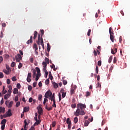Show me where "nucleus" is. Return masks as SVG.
<instances>
[{
    "instance_id": "obj_61",
    "label": "nucleus",
    "mask_w": 130,
    "mask_h": 130,
    "mask_svg": "<svg viewBox=\"0 0 130 130\" xmlns=\"http://www.w3.org/2000/svg\"><path fill=\"white\" fill-rule=\"evenodd\" d=\"M56 125V123L55 122H53L52 125L53 127H54V126H55V125Z\"/></svg>"
},
{
    "instance_id": "obj_43",
    "label": "nucleus",
    "mask_w": 130,
    "mask_h": 130,
    "mask_svg": "<svg viewBox=\"0 0 130 130\" xmlns=\"http://www.w3.org/2000/svg\"><path fill=\"white\" fill-rule=\"evenodd\" d=\"M48 84H49V78L47 79L45 81V84H46V85H48Z\"/></svg>"
},
{
    "instance_id": "obj_37",
    "label": "nucleus",
    "mask_w": 130,
    "mask_h": 130,
    "mask_svg": "<svg viewBox=\"0 0 130 130\" xmlns=\"http://www.w3.org/2000/svg\"><path fill=\"white\" fill-rule=\"evenodd\" d=\"M93 56H94V57H96V56H97V51L95 50L93 51Z\"/></svg>"
},
{
    "instance_id": "obj_13",
    "label": "nucleus",
    "mask_w": 130,
    "mask_h": 130,
    "mask_svg": "<svg viewBox=\"0 0 130 130\" xmlns=\"http://www.w3.org/2000/svg\"><path fill=\"white\" fill-rule=\"evenodd\" d=\"M13 104H14V102L13 101L10 102L8 106V108H11L12 106H13Z\"/></svg>"
},
{
    "instance_id": "obj_29",
    "label": "nucleus",
    "mask_w": 130,
    "mask_h": 130,
    "mask_svg": "<svg viewBox=\"0 0 130 130\" xmlns=\"http://www.w3.org/2000/svg\"><path fill=\"white\" fill-rule=\"evenodd\" d=\"M36 71L37 72V74H41L40 73V69H39V68L36 67Z\"/></svg>"
},
{
    "instance_id": "obj_54",
    "label": "nucleus",
    "mask_w": 130,
    "mask_h": 130,
    "mask_svg": "<svg viewBox=\"0 0 130 130\" xmlns=\"http://www.w3.org/2000/svg\"><path fill=\"white\" fill-rule=\"evenodd\" d=\"M85 96L86 97H88V96H90V92L87 91Z\"/></svg>"
},
{
    "instance_id": "obj_48",
    "label": "nucleus",
    "mask_w": 130,
    "mask_h": 130,
    "mask_svg": "<svg viewBox=\"0 0 130 130\" xmlns=\"http://www.w3.org/2000/svg\"><path fill=\"white\" fill-rule=\"evenodd\" d=\"M41 37H42V36H43V35H44V30L43 29L41 30Z\"/></svg>"
},
{
    "instance_id": "obj_49",
    "label": "nucleus",
    "mask_w": 130,
    "mask_h": 130,
    "mask_svg": "<svg viewBox=\"0 0 130 130\" xmlns=\"http://www.w3.org/2000/svg\"><path fill=\"white\" fill-rule=\"evenodd\" d=\"M7 83L8 84V85H10L11 84V80H10V79H7Z\"/></svg>"
},
{
    "instance_id": "obj_12",
    "label": "nucleus",
    "mask_w": 130,
    "mask_h": 130,
    "mask_svg": "<svg viewBox=\"0 0 130 130\" xmlns=\"http://www.w3.org/2000/svg\"><path fill=\"white\" fill-rule=\"evenodd\" d=\"M6 123H7V120H6V119H4L2 120V121H1V124L6 125Z\"/></svg>"
},
{
    "instance_id": "obj_58",
    "label": "nucleus",
    "mask_w": 130,
    "mask_h": 130,
    "mask_svg": "<svg viewBox=\"0 0 130 130\" xmlns=\"http://www.w3.org/2000/svg\"><path fill=\"white\" fill-rule=\"evenodd\" d=\"M26 81L28 82V83H30V82H31V79L30 78L27 77Z\"/></svg>"
},
{
    "instance_id": "obj_21",
    "label": "nucleus",
    "mask_w": 130,
    "mask_h": 130,
    "mask_svg": "<svg viewBox=\"0 0 130 130\" xmlns=\"http://www.w3.org/2000/svg\"><path fill=\"white\" fill-rule=\"evenodd\" d=\"M29 111V107H24L23 112H28Z\"/></svg>"
},
{
    "instance_id": "obj_36",
    "label": "nucleus",
    "mask_w": 130,
    "mask_h": 130,
    "mask_svg": "<svg viewBox=\"0 0 130 130\" xmlns=\"http://www.w3.org/2000/svg\"><path fill=\"white\" fill-rule=\"evenodd\" d=\"M38 99L40 101H41L42 100V94H39Z\"/></svg>"
},
{
    "instance_id": "obj_15",
    "label": "nucleus",
    "mask_w": 130,
    "mask_h": 130,
    "mask_svg": "<svg viewBox=\"0 0 130 130\" xmlns=\"http://www.w3.org/2000/svg\"><path fill=\"white\" fill-rule=\"evenodd\" d=\"M10 96H11V95L10 94H6L4 96V99H5V100H8V99H9V98H10Z\"/></svg>"
},
{
    "instance_id": "obj_14",
    "label": "nucleus",
    "mask_w": 130,
    "mask_h": 130,
    "mask_svg": "<svg viewBox=\"0 0 130 130\" xmlns=\"http://www.w3.org/2000/svg\"><path fill=\"white\" fill-rule=\"evenodd\" d=\"M18 93H19V90H18V88H14L13 94H18Z\"/></svg>"
},
{
    "instance_id": "obj_2",
    "label": "nucleus",
    "mask_w": 130,
    "mask_h": 130,
    "mask_svg": "<svg viewBox=\"0 0 130 130\" xmlns=\"http://www.w3.org/2000/svg\"><path fill=\"white\" fill-rule=\"evenodd\" d=\"M109 33H110V38L112 42H114V33L113 32V30H112V27L109 28Z\"/></svg>"
},
{
    "instance_id": "obj_23",
    "label": "nucleus",
    "mask_w": 130,
    "mask_h": 130,
    "mask_svg": "<svg viewBox=\"0 0 130 130\" xmlns=\"http://www.w3.org/2000/svg\"><path fill=\"white\" fill-rule=\"evenodd\" d=\"M42 64L43 66V68H47V63H46V62L43 61L42 62Z\"/></svg>"
},
{
    "instance_id": "obj_32",
    "label": "nucleus",
    "mask_w": 130,
    "mask_h": 130,
    "mask_svg": "<svg viewBox=\"0 0 130 130\" xmlns=\"http://www.w3.org/2000/svg\"><path fill=\"white\" fill-rule=\"evenodd\" d=\"M71 95H73V94H75V89H73V88H72L71 89Z\"/></svg>"
},
{
    "instance_id": "obj_44",
    "label": "nucleus",
    "mask_w": 130,
    "mask_h": 130,
    "mask_svg": "<svg viewBox=\"0 0 130 130\" xmlns=\"http://www.w3.org/2000/svg\"><path fill=\"white\" fill-rule=\"evenodd\" d=\"M76 106H77V105H76V104L71 105V107H72V108H73V109L76 108Z\"/></svg>"
},
{
    "instance_id": "obj_57",
    "label": "nucleus",
    "mask_w": 130,
    "mask_h": 130,
    "mask_svg": "<svg viewBox=\"0 0 130 130\" xmlns=\"http://www.w3.org/2000/svg\"><path fill=\"white\" fill-rule=\"evenodd\" d=\"M9 95H10L11 96V95L12 94V90H8V93Z\"/></svg>"
},
{
    "instance_id": "obj_1",
    "label": "nucleus",
    "mask_w": 130,
    "mask_h": 130,
    "mask_svg": "<svg viewBox=\"0 0 130 130\" xmlns=\"http://www.w3.org/2000/svg\"><path fill=\"white\" fill-rule=\"evenodd\" d=\"M77 109L74 112V115L75 116H79L80 115H85V111L83 110V108L85 109L86 108V105L83 104H78L77 105Z\"/></svg>"
},
{
    "instance_id": "obj_7",
    "label": "nucleus",
    "mask_w": 130,
    "mask_h": 130,
    "mask_svg": "<svg viewBox=\"0 0 130 130\" xmlns=\"http://www.w3.org/2000/svg\"><path fill=\"white\" fill-rule=\"evenodd\" d=\"M32 42H33V37L31 36L30 39L27 41L26 43L27 44H30V43H32Z\"/></svg>"
},
{
    "instance_id": "obj_11",
    "label": "nucleus",
    "mask_w": 130,
    "mask_h": 130,
    "mask_svg": "<svg viewBox=\"0 0 130 130\" xmlns=\"http://www.w3.org/2000/svg\"><path fill=\"white\" fill-rule=\"evenodd\" d=\"M45 109H47L48 111H50L51 110H52V107L51 106L48 108V107L47 106V105H46L45 106Z\"/></svg>"
},
{
    "instance_id": "obj_28",
    "label": "nucleus",
    "mask_w": 130,
    "mask_h": 130,
    "mask_svg": "<svg viewBox=\"0 0 130 130\" xmlns=\"http://www.w3.org/2000/svg\"><path fill=\"white\" fill-rule=\"evenodd\" d=\"M32 73H33L32 77H33V78H35L36 77V76H37V75H36V70H34L32 71Z\"/></svg>"
},
{
    "instance_id": "obj_18",
    "label": "nucleus",
    "mask_w": 130,
    "mask_h": 130,
    "mask_svg": "<svg viewBox=\"0 0 130 130\" xmlns=\"http://www.w3.org/2000/svg\"><path fill=\"white\" fill-rule=\"evenodd\" d=\"M33 48L35 49L36 51H37V50H38V46H37V44H34L33 46Z\"/></svg>"
},
{
    "instance_id": "obj_8",
    "label": "nucleus",
    "mask_w": 130,
    "mask_h": 130,
    "mask_svg": "<svg viewBox=\"0 0 130 130\" xmlns=\"http://www.w3.org/2000/svg\"><path fill=\"white\" fill-rule=\"evenodd\" d=\"M2 112H3V113H5V112H6V109L5 108H3L2 107H0V113H2Z\"/></svg>"
},
{
    "instance_id": "obj_60",
    "label": "nucleus",
    "mask_w": 130,
    "mask_h": 130,
    "mask_svg": "<svg viewBox=\"0 0 130 130\" xmlns=\"http://www.w3.org/2000/svg\"><path fill=\"white\" fill-rule=\"evenodd\" d=\"M101 64H102L101 61H98V64L99 67H101Z\"/></svg>"
},
{
    "instance_id": "obj_5",
    "label": "nucleus",
    "mask_w": 130,
    "mask_h": 130,
    "mask_svg": "<svg viewBox=\"0 0 130 130\" xmlns=\"http://www.w3.org/2000/svg\"><path fill=\"white\" fill-rule=\"evenodd\" d=\"M52 96V92L50 91V90H48L47 92H46L45 94V98H48V97H51Z\"/></svg>"
},
{
    "instance_id": "obj_25",
    "label": "nucleus",
    "mask_w": 130,
    "mask_h": 130,
    "mask_svg": "<svg viewBox=\"0 0 130 130\" xmlns=\"http://www.w3.org/2000/svg\"><path fill=\"white\" fill-rule=\"evenodd\" d=\"M78 121H79V118L78 117H75L74 118V123H77Z\"/></svg>"
},
{
    "instance_id": "obj_41",
    "label": "nucleus",
    "mask_w": 130,
    "mask_h": 130,
    "mask_svg": "<svg viewBox=\"0 0 130 130\" xmlns=\"http://www.w3.org/2000/svg\"><path fill=\"white\" fill-rule=\"evenodd\" d=\"M12 80L13 82H15V81H17V77H16V76H14L12 78Z\"/></svg>"
},
{
    "instance_id": "obj_26",
    "label": "nucleus",
    "mask_w": 130,
    "mask_h": 130,
    "mask_svg": "<svg viewBox=\"0 0 130 130\" xmlns=\"http://www.w3.org/2000/svg\"><path fill=\"white\" fill-rule=\"evenodd\" d=\"M96 88H101V84H100L99 81L98 82V84L96 85Z\"/></svg>"
},
{
    "instance_id": "obj_6",
    "label": "nucleus",
    "mask_w": 130,
    "mask_h": 130,
    "mask_svg": "<svg viewBox=\"0 0 130 130\" xmlns=\"http://www.w3.org/2000/svg\"><path fill=\"white\" fill-rule=\"evenodd\" d=\"M15 59L17 62H20L22 60V56L20 54H17V55L15 56Z\"/></svg>"
},
{
    "instance_id": "obj_63",
    "label": "nucleus",
    "mask_w": 130,
    "mask_h": 130,
    "mask_svg": "<svg viewBox=\"0 0 130 130\" xmlns=\"http://www.w3.org/2000/svg\"><path fill=\"white\" fill-rule=\"evenodd\" d=\"M68 84V81H67L66 80H63V85H67Z\"/></svg>"
},
{
    "instance_id": "obj_45",
    "label": "nucleus",
    "mask_w": 130,
    "mask_h": 130,
    "mask_svg": "<svg viewBox=\"0 0 130 130\" xmlns=\"http://www.w3.org/2000/svg\"><path fill=\"white\" fill-rule=\"evenodd\" d=\"M23 67V64L22 63H19V65L18 66V69H21Z\"/></svg>"
},
{
    "instance_id": "obj_34",
    "label": "nucleus",
    "mask_w": 130,
    "mask_h": 130,
    "mask_svg": "<svg viewBox=\"0 0 130 130\" xmlns=\"http://www.w3.org/2000/svg\"><path fill=\"white\" fill-rule=\"evenodd\" d=\"M21 105V103L20 102H17L15 105L16 107H19V106Z\"/></svg>"
},
{
    "instance_id": "obj_30",
    "label": "nucleus",
    "mask_w": 130,
    "mask_h": 130,
    "mask_svg": "<svg viewBox=\"0 0 130 130\" xmlns=\"http://www.w3.org/2000/svg\"><path fill=\"white\" fill-rule=\"evenodd\" d=\"M112 58H113L112 56H110L108 60L109 63H110L111 61H112Z\"/></svg>"
},
{
    "instance_id": "obj_10",
    "label": "nucleus",
    "mask_w": 130,
    "mask_h": 130,
    "mask_svg": "<svg viewBox=\"0 0 130 130\" xmlns=\"http://www.w3.org/2000/svg\"><path fill=\"white\" fill-rule=\"evenodd\" d=\"M40 77H41V74H37L36 76V81H38Z\"/></svg>"
},
{
    "instance_id": "obj_52",
    "label": "nucleus",
    "mask_w": 130,
    "mask_h": 130,
    "mask_svg": "<svg viewBox=\"0 0 130 130\" xmlns=\"http://www.w3.org/2000/svg\"><path fill=\"white\" fill-rule=\"evenodd\" d=\"M27 126L26 125H24L23 127L22 128L21 130H27V128L26 127Z\"/></svg>"
},
{
    "instance_id": "obj_17",
    "label": "nucleus",
    "mask_w": 130,
    "mask_h": 130,
    "mask_svg": "<svg viewBox=\"0 0 130 130\" xmlns=\"http://www.w3.org/2000/svg\"><path fill=\"white\" fill-rule=\"evenodd\" d=\"M38 35V32L37 31H34V39H36V38L37 37V36Z\"/></svg>"
},
{
    "instance_id": "obj_27",
    "label": "nucleus",
    "mask_w": 130,
    "mask_h": 130,
    "mask_svg": "<svg viewBox=\"0 0 130 130\" xmlns=\"http://www.w3.org/2000/svg\"><path fill=\"white\" fill-rule=\"evenodd\" d=\"M45 62H46V63H47V64H48L49 63V59H48L47 57L45 58Z\"/></svg>"
},
{
    "instance_id": "obj_35",
    "label": "nucleus",
    "mask_w": 130,
    "mask_h": 130,
    "mask_svg": "<svg viewBox=\"0 0 130 130\" xmlns=\"http://www.w3.org/2000/svg\"><path fill=\"white\" fill-rule=\"evenodd\" d=\"M14 101L15 102H17L18 101H19V96H16L14 99Z\"/></svg>"
},
{
    "instance_id": "obj_39",
    "label": "nucleus",
    "mask_w": 130,
    "mask_h": 130,
    "mask_svg": "<svg viewBox=\"0 0 130 130\" xmlns=\"http://www.w3.org/2000/svg\"><path fill=\"white\" fill-rule=\"evenodd\" d=\"M99 72V68H98V66H96V68H95L96 74H98Z\"/></svg>"
},
{
    "instance_id": "obj_33",
    "label": "nucleus",
    "mask_w": 130,
    "mask_h": 130,
    "mask_svg": "<svg viewBox=\"0 0 130 130\" xmlns=\"http://www.w3.org/2000/svg\"><path fill=\"white\" fill-rule=\"evenodd\" d=\"M48 102V100L47 99H46V98H45L44 99V102H43L44 105H45V103H46V102Z\"/></svg>"
},
{
    "instance_id": "obj_62",
    "label": "nucleus",
    "mask_w": 130,
    "mask_h": 130,
    "mask_svg": "<svg viewBox=\"0 0 130 130\" xmlns=\"http://www.w3.org/2000/svg\"><path fill=\"white\" fill-rule=\"evenodd\" d=\"M5 104H6V106L8 107L9 106V101H6V102H5Z\"/></svg>"
},
{
    "instance_id": "obj_31",
    "label": "nucleus",
    "mask_w": 130,
    "mask_h": 130,
    "mask_svg": "<svg viewBox=\"0 0 130 130\" xmlns=\"http://www.w3.org/2000/svg\"><path fill=\"white\" fill-rule=\"evenodd\" d=\"M47 51H48V52L50 51V45H49V43L47 44Z\"/></svg>"
},
{
    "instance_id": "obj_64",
    "label": "nucleus",
    "mask_w": 130,
    "mask_h": 130,
    "mask_svg": "<svg viewBox=\"0 0 130 130\" xmlns=\"http://www.w3.org/2000/svg\"><path fill=\"white\" fill-rule=\"evenodd\" d=\"M36 85H37V82H34L33 83V87H34V88H35V87H36Z\"/></svg>"
},
{
    "instance_id": "obj_59",
    "label": "nucleus",
    "mask_w": 130,
    "mask_h": 130,
    "mask_svg": "<svg viewBox=\"0 0 130 130\" xmlns=\"http://www.w3.org/2000/svg\"><path fill=\"white\" fill-rule=\"evenodd\" d=\"M111 52L112 54H115V52H114V50H113V49H111Z\"/></svg>"
},
{
    "instance_id": "obj_24",
    "label": "nucleus",
    "mask_w": 130,
    "mask_h": 130,
    "mask_svg": "<svg viewBox=\"0 0 130 130\" xmlns=\"http://www.w3.org/2000/svg\"><path fill=\"white\" fill-rule=\"evenodd\" d=\"M42 111H43L42 108H40L38 110V112L39 114L41 115V113H42Z\"/></svg>"
},
{
    "instance_id": "obj_53",
    "label": "nucleus",
    "mask_w": 130,
    "mask_h": 130,
    "mask_svg": "<svg viewBox=\"0 0 130 130\" xmlns=\"http://www.w3.org/2000/svg\"><path fill=\"white\" fill-rule=\"evenodd\" d=\"M91 35V29H88V32H87V36H90Z\"/></svg>"
},
{
    "instance_id": "obj_19",
    "label": "nucleus",
    "mask_w": 130,
    "mask_h": 130,
    "mask_svg": "<svg viewBox=\"0 0 130 130\" xmlns=\"http://www.w3.org/2000/svg\"><path fill=\"white\" fill-rule=\"evenodd\" d=\"M89 123H90V122L88 120H85L84 122V126H88L89 125Z\"/></svg>"
},
{
    "instance_id": "obj_22",
    "label": "nucleus",
    "mask_w": 130,
    "mask_h": 130,
    "mask_svg": "<svg viewBox=\"0 0 130 130\" xmlns=\"http://www.w3.org/2000/svg\"><path fill=\"white\" fill-rule=\"evenodd\" d=\"M3 72L6 74V75H10V71L8 70L7 71L6 69L3 70Z\"/></svg>"
},
{
    "instance_id": "obj_16",
    "label": "nucleus",
    "mask_w": 130,
    "mask_h": 130,
    "mask_svg": "<svg viewBox=\"0 0 130 130\" xmlns=\"http://www.w3.org/2000/svg\"><path fill=\"white\" fill-rule=\"evenodd\" d=\"M49 79H50V80L51 81H52V80H53V77L52 76V75L51 74V72H49Z\"/></svg>"
},
{
    "instance_id": "obj_20",
    "label": "nucleus",
    "mask_w": 130,
    "mask_h": 130,
    "mask_svg": "<svg viewBox=\"0 0 130 130\" xmlns=\"http://www.w3.org/2000/svg\"><path fill=\"white\" fill-rule=\"evenodd\" d=\"M53 86H54V88H55V89H56V88L58 87V84L55 82H53Z\"/></svg>"
},
{
    "instance_id": "obj_40",
    "label": "nucleus",
    "mask_w": 130,
    "mask_h": 130,
    "mask_svg": "<svg viewBox=\"0 0 130 130\" xmlns=\"http://www.w3.org/2000/svg\"><path fill=\"white\" fill-rule=\"evenodd\" d=\"M117 61V58H116V57H114L113 59L114 63H116Z\"/></svg>"
},
{
    "instance_id": "obj_56",
    "label": "nucleus",
    "mask_w": 130,
    "mask_h": 130,
    "mask_svg": "<svg viewBox=\"0 0 130 130\" xmlns=\"http://www.w3.org/2000/svg\"><path fill=\"white\" fill-rule=\"evenodd\" d=\"M28 90H29V91H31V90H32V86L31 85H29L28 86Z\"/></svg>"
},
{
    "instance_id": "obj_55",
    "label": "nucleus",
    "mask_w": 130,
    "mask_h": 130,
    "mask_svg": "<svg viewBox=\"0 0 130 130\" xmlns=\"http://www.w3.org/2000/svg\"><path fill=\"white\" fill-rule=\"evenodd\" d=\"M5 126H6V125H2L1 126V129H2V130H5Z\"/></svg>"
},
{
    "instance_id": "obj_47",
    "label": "nucleus",
    "mask_w": 130,
    "mask_h": 130,
    "mask_svg": "<svg viewBox=\"0 0 130 130\" xmlns=\"http://www.w3.org/2000/svg\"><path fill=\"white\" fill-rule=\"evenodd\" d=\"M69 123H72L70 120V118H68L67 120V124H68Z\"/></svg>"
},
{
    "instance_id": "obj_50",
    "label": "nucleus",
    "mask_w": 130,
    "mask_h": 130,
    "mask_svg": "<svg viewBox=\"0 0 130 130\" xmlns=\"http://www.w3.org/2000/svg\"><path fill=\"white\" fill-rule=\"evenodd\" d=\"M16 87L18 89H20L21 88V84L20 83H17Z\"/></svg>"
},
{
    "instance_id": "obj_4",
    "label": "nucleus",
    "mask_w": 130,
    "mask_h": 130,
    "mask_svg": "<svg viewBox=\"0 0 130 130\" xmlns=\"http://www.w3.org/2000/svg\"><path fill=\"white\" fill-rule=\"evenodd\" d=\"M42 41L43 42V39L42 38V37H41L40 34H39L38 40L37 41V44H38V45H40V44H42Z\"/></svg>"
},
{
    "instance_id": "obj_9",
    "label": "nucleus",
    "mask_w": 130,
    "mask_h": 130,
    "mask_svg": "<svg viewBox=\"0 0 130 130\" xmlns=\"http://www.w3.org/2000/svg\"><path fill=\"white\" fill-rule=\"evenodd\" d=\"M40 122H41V120H38L36 122L34 123V125L35 126L36 125H38V124H40Z\"/></svg>"
},
{
    "instance_id": "obj_38",
    "label": "nucleus",
    "mask_w": 130,
    "mask_h": 130,
    "mask_svg": "<svg viewBox=\"0 0 130 130\" xmlns=\"http://www.w3.org/2000/svg\"><path fill=\"white\" fill-rule=\"evenodd\" d=\"M58 97H59V102H60L61 101V94L60 93H58Z\"/></svg>"
},
{
    "instance_id": "obj_42",
    "label": "nucleus",
    "mask_w": 130,
    "mask_h": 130,
    "mask_svg": "<svg viewBox=\"0 0 130 130\" xmlns=\"http://www.w3.org/2000/svg\"><path fill=\"white\" fill-rule=\"evenodd\" d=\"M4 73H3V72H0V79L4 78Z\"/></svg>"
},
{
    "instance_id": "obj_51",
    "label": "nucleus",
    "mask_w": 130,
    "mask_h": 130,
    "mask_svg": "<svg viewBox=\"0 0 130 130\" xmlns=\"http://www.w3.org/2000/svg\"><path fill=\"white\" fill-rule=\"evenodd\" d=\"M16 66V63L15 62H12L11 63V67L12 68H14Z\"/></svg>"
},
{
    "instance_id": "obj_46",
    "label": "nucleus",
    "mask_w": 130,
    "mask_h": 130,
    "mask_svg": "<svg viewBox=\"0 0 130 130\" xmlns=\"http://www.w3.org/2000/svg\"><path fill=\"white\" fill-rule=\"evenodd\" d=\"M67 94V92H62V98H64L66 97V95Z\"/></svg>"
},
{
    "instance_id": "obj_3",
    "label": "nucleus",
    "mask_w": 130,
    "mask_h": 130,
    "mask_svg": "<svg viewBox=\"0 0 130 130\" xmlns=\"http://www.w3.org/2000/svg\"><path fill=\"white\" fill-rule=\"evenodd\" d=\"M11 111H12V110L11 109H9L8 111L4 115V117L6 118L7 117L12 116V112Z\"/></svg>"
}]
</instances>
